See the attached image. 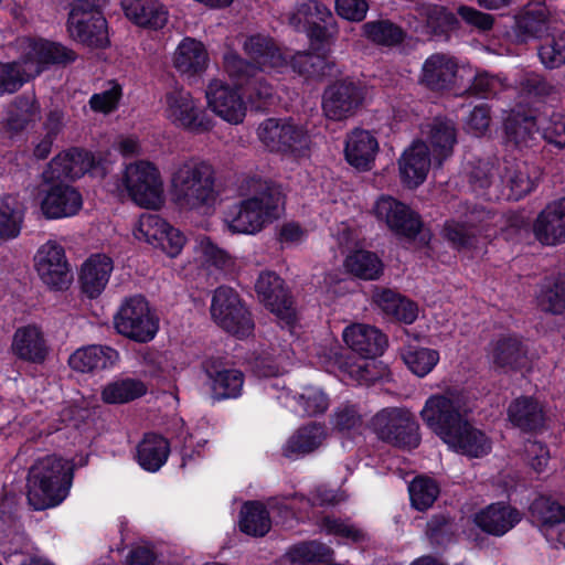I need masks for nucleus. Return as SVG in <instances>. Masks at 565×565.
<instances>
[{
  "instance_id": "nucleus-1",
  "label": "nucleus",
  "mask_w": 565,
  "mask_h": 565,
  "mask_svg": "<svg viewBox=\"0 0 565 565\" xmlns=\"http://www.w3.org/2000/svg\"><path fill=\"white\" fill-rule=\"evenodd\" d=\"M243 49L253 64L244 61L236 52L228 51L224 54V71L236 85L246 87L252 103L266 102L273 97L274 88L258 73H282L289 66V57L273 39L260 34L248 36Z\"/></svg>"
},
{
  "instance_id": "nucleus-2",
  "label": "nucleus",
  "mask_w": 565,
  "mask_h": 565,
  "mask_svg": "<svg viewBox=\"0 0 565 565\" xmlns=\"http://www.w3.org/2000/svg\"><path fill=\"white\" fill-rule=\"evenodd\" d=\"M342 339L361 359L352 362L344 360L340 345L333 341L329 348L318 352L319 363L328 372L338 367L360 384H369L382 376L383 370L374 359L383 354L387 339L377 328L365 323H351L344 328Z\"/></svg>"
},
{
  "instance_id": "nucleus-3",
  "label": "nucleus",
  "mask_w": 565,
  "mask_h": 565,
  "mask_svg": "<svg viewBox=\"0 0 565 565\" xmlns=\"http://www.w3.org/2000/svg\"><path fill=\"white\" fill-rule=\"evenodd\" d=\"M242 188L250 195L228 206L223 222L234 234L255 235L280 216L284 201L280 193L260 178L246 179Z\"/></svg>"
},
{
  "instance_id": "nucleus-4",
  "label": "nucleus",
  "mask_w": 565,
  "mask_h": 565,
  "mask_svg": "<svg viewBox=\"0 0 565 565\" xmlns=\"http://www.w3.org/2000/svg\"><path fill=\"white\" fill-rule=\"evenodd\" d=\"M216 172L200 157H188L173 163L169 185L175 205L182 211L205 212L216 202Z\"/></svg>"
},
{
  "instance_id": "nucleus-5",
  "label": "nucleus",
  "mask_w": 565,
  "mask_h": 565,
  "mask_svg": "<svg viewBox=\"0 0 565 565\" xmlns=\"http://www.w3.org/2000/svg\"><path fill=\"white\" fill-rule=\"evenodd\" d=\"M22 56L14 62L0 63V96L13 94L50 63L67 64L76 60L68 47L46 40L18 41Z\"/></svg>"
},
{
  "instance_id": "nucleus-6",
  "label": "nucleus",
  "mask_w": 565,
  "mask_h": 565,
  "mask_svg": "<svg viewBox=\"0 0 565 565\" xmlns=\"http://www.w3.org/2000/svg\"><path fill=\"white\" fill-rule=\"evenodd\" d=\"M73 463L57 455L39 458L30 469L28 500L34 510H45L62 503L68 495Z\"/></svg>"
},
{
  "instance_id": "nucleus-7",
  "label": "nucleus",
  "mask_w": 565,
  "mask_h": 565,
  "mask_svg": "<svg viewBox=\"0 0 565 565\" xmlns=\"http://www.w3.org/2000/svg\"><path fill=\"white\" fill-rule=\"evenodd\" d=\"M473 409L469 393L460 388H449L430 395L419 412L423 423L444 440Z\"/></svg>"
},
{
  "instance_id": "nucleus-8",
  "label": "nucleus",
  "mask_w": 565,
  "mask_h": 565,
  "mask_svg": "<svg viewBox=\"0 0 565 565\" xmlns=\"http://www.w3.org/2000/svg\"><path fill=\"white\" fill-rule=\"evenodd\" d=\"M161 111L170 125L188 132L205 134L214 127L201 100L181 86L171 87L163 94Z\"/></svg>"
},
{
  "instance_id": "nucleus-9",
  "label": "nucleus",
  "mask_w": 565,
  "mask_h": 565,
  "mask_svg": "<svg viewBox=\"0 0 565 565\" xmlns=\"http://www.w3.org/2000/svg\"><path fill=\"white\" fill-rule=\"evenodd\" d=\"M121 186L131 201L140 207L160 210L166 201L164 183L158 167L147 160L126 166Z\"/></svg>"
},
{
  "instance_id": "nucleus-10",
  "label": "nucleus",
  "mask_w": 565,
  "mask_h": 565,
  "mask_svg": "<svg viewBox=\"0 0 565 565\" xmlns=\"http://www.w3.org/2000/svg\"><path fill=\"white\" fill-rule=\"evenodd\" d=\"M257 137L267 150L296 159L307 157L311 145L307 127L292 119L268 118L259 124Z\"/></svg>"
},
{
  "instance_id": "nucleus-11",
  "label": "nucleus",
  "mask_w": 565,
  "mask_h": 565,
  "mask_svg": "<svg viewBox=\"0 0 565 565\" xmlns=\"http://www.w3.org/2000/svg\"><path fill=\"white\" fill-rule=\"evenodd\" d=\"M459 214L462 221H448L444 227L445 238L458 250L481 248L494 236L489 223L490 212L465 204Z\"/></svg>"
},
{
  "instance_id": "nucleus-12",
  "label": "nucleus",
  "mask_w": 565,
  "mask_h": 565,
  "mask_svg": "<svg viewBox=\"0 0 565 565\" xmlns=\"http://www.w3.org/2000/svg\"><path fill=\"white\" fill-rule=\"evenodd\" d=\"M114 328L120 335L147 343L159 330V319L145 297L136 295L125 298L114 316Z\"/></svg>"
},
{
  "instance_id": "nucleus-13",
  "label": "nucleus",
  "mask_w": 565,
  "mask_h": 565,
  "mask_svg": "<svg viewBox=\"0 0 565 565\" xmlns=\"http://www.w3.org/2000/svg\"><path fill=\"white\" fill-rule=\"evenodd\" d=\"M35 201L42 216L46 220L73 217L84 205L79 190L63 181H45L39 189Z\"/></svg>"
},
{
  "instance_id": "nucleus-14",
  "label": "nucleus",
  "mask_w": 565,
  "mask_h": 565,
  "mask_svg": "<svg viewBox=\"0 0 565 565\" xmlns=\"http://www.w3.org/2000/svg\"><path fill=\"white\" fill-rule=\"evenodd\" d=\"M375 434L398 447L414 448L420 440L418 424L413 414L403 408H385L372 419Z\"/></svg>"
},
{
  "instance_id": "nucleus-15",
  "label": "nucleus",
  "mask_w": 565,
  "mask_h": 565,
  "mask_svg": "<svg viewBox=\"0 0 565 565\" xmlns=\"http://www.w3.org/2000/svg\"><path fill=\"white\" fill-rule=\"evenodd\" d=\"M211 315L220 327L238 338L247 337L253 331L250 316L232 288L220 287L215 290Z\"/></svg>"
},
{
  "instance_id": "nucleus-16",
  "label": "nucleus",
  "mask_w": 565,
  "mask_h": 565,
  "mask_svg": "<svg viewBox=\"0 0 565 565\" xmlns=\"http://www.w3.org/2000/svg\"><path fill=\"white\" fill-rule=\"evenodd\" d=\"M365 98L366 88L360 82L352 78L340 79L326 88L322 110L330 120H345L358 111Z\"/></svg>"
},
{
  "instance_id": "nucleus-17",
  "label": "nucleus",
  "mask_w": 565,
  "mask_h": 565,
  "mask_svg": "<svg viewBox=\"0 0 565 565\" xmlns=\"http://www.w3.org/2000/svg\"><path fill=\"white\" fill-rule=\"evenodd\" d=\"M67 29L74 40L88 46L103 47L108 43L106 20L97 3H73Z\"/></svg>"
},
{
  "instance_id": "nucleus-18",
  "label": "nucleus",
  "mask_w": 565,
  "mask_h": 565,
  "mask_svg": "<svg viewBox=\"0 0 565 565\" xmlns=\"http://www.w3.org/2000/svg\"><path fill=\"white\" fill-rule=\"evenodd\" d=\"M472 75L471 65L459 64L452 56L440 53L430 55L422 68V82L431 89L461 88Z\"/></svg>"
},
{
  "instance_id": "nucleus-19",
  "label": "nucleus",
  "mask_w": 565,
  "mask_h": 565,
  "mask_svg": "<svg viewBox=\"0 0 565 565\" xmlns=\"http://www.w3.org/2000/svg\"><path fill=\"white\" fill-rule=\"evenodd\" d=\"M372 213L377 222L384 224L394 234L408 239L414 238L423 226L419 215L414 210L391 195L377 198Z\"/></svg>"
},
{
  "instance_id": "nucleus-20",
  "label": "nucleus",
  "mask_w": 565,
  "mask_h": 565,
  "mask_svg": "<svg viewBox=\"0 0 565 565\" xmlns=\"http://www.w3.org/2000/svg\"><path fill=\"white\" fill-rule=\"evenodd\" d=\"M106 168L95 157L81 149H72L58 153L43 172V179L46 182L63 181L64 179L75 180L85 173L93 177H103Z\"/></svg>"
},
{
  "instance_id": "nucleus-21",
  "label": "nucleus",
  "mask_w": 565,
  "mask_h": 565,
  "mask_svg": "<svg viewBox=\"0 0 565 565\" xmlns=\"http://www.w3.org/2000/svg\"><path fill=\"white\" fill-rule=\"evenodd\" d=\"M286 19L291 28L308 34L312 46L317 43L324 47L332 43V33L322 24L331 19V11L326 6L307 0L296 6Z\"/></svg>"
},
{
  "instance_id": "nucleus-22",
  "label": "nucleus",
  "mask_w": 565,
  "mask_h": 565,
  "mask_svg": "<svg viewBox=\"0 0 565 565\" xmlns=\"http://www.w3.org/2000/svg\"><path fill=\"white\" fill-rule=\"evenodd\" d=\"M35 269L41 280L55 290L66 289L73 274L62 245L54 241L44 243L36 252Z\"/></svg>"
},
{
  "instance_id": "nucleus-23",
  "label": "nucleus",
  "mask_w": 565,
  "mask_h": 565,
  "mask_svg": "<svg viewBox=\"0 0 565 565\" xmlns=\"http://www.w3.org/2000/svg\"><path fill=\"white\" fill-rule=\"evenodd\" d=\"M207 108L222 120L238 125L246 116V104L236 88L221 79H212L205 89Z\"/></svg>"
},
{
  "instance_id": "nucleus-24",
  "label": "nucleus",
  "mask_w": 565,
  "mask_h": 565,
  "mask_svg": "<svg viewBox=\"0 0 565 565\" xmlns=\"http://www.w3.org/2000/svg\"><path fill=\"white\" fill-rule=\"evenodd\" d=\"M266 390L282 405L301 415L316 416L323 414L330 406V398L320 386L305 385L299 392L292 394L284 386L280 387L278 382H275Z\"/></svg>"
},
{
  "instance_id": "nucleus-25",
  "label": "nucleus",
  "mask_w": 565,
  "mask_h": 565,
  "mask_svg": "<svg viewBox=\"0 0 565 565\" xmlns=\"http://www.w3.org/2000/svg\"><path fill=\"white\" fill-rule=\"evenodd\" d=\"M343 500V495L323 487L317 488L310 499L300 495H292L286 498H275L268 502L269 509L277 514L278 521L286 523V521L296 516L297 519H310L309 509L316 505H326L339 503Z\"/></svg>"
},
{
  "instance_id": "nucleus-26",
  "label": "nucleus",
  "mask_w": 565,
  "mask_h": 565,
  "mask_svg": "<svg viewBox=\"0 0 565 565\" xmlns=\"http://www.w3.org/2000/svg\"><path fill=\"white\" fill-rule=\"evenodd\" d=\"M255 289L259 300L276 317L290 326L295 320L292 302L284 287L282 280L273 271H264L258 276Z\"/></svg>"
},
{
  "instance_id": "nucleus-27",
  "label": "nucleus",
  "mask_w": 565,
  "mask_h": 565,
  "mask_svg": "<svg viewBox=\"0 0 565 565\" xmlns=\"http://www.w3.org/2000/svg\"><path fill=\"white\" fill-rule=\"evenodd\" d=\"M443 443L449 450L468 458H482L492 450L491 438L468 417Z\"/></svg>"
},
{
  "instance_id": "nucleus-28",
  "label": "nucleus",
  "mask_w": 565,
  "mask_h": 565,
  "mask_svg": "<svg viewBox=\"0 0 565 565\" xmlns=\"http://www.w3.org/2000/svg\"><path fill=\"white\" fill-rule=\"evenodd\" d=\"M380 152L377 138L369 130L355 128L344 139L345 162L359 172L371 171Z\"/></svg>"
},
{
  "instance_id": "nucleus-29",
  "label": "nucleus",
  "mask_w": 565,
  "mask_h": 565,
  "mask_svg": "<svg viewBox=\"0 0 565 565\" xmlns=\"http://www.w3.org/2000/svg\"><path fill=\"white\" fill-rule=\"evenodd\" d=\"M540 170L522 161L505 160L502 163L498 186L509 200H520L537 185Z\"/></svg>"
},
{
  "instance_id": "nucleus-30",
  "label": "nucleus",
  "mask_w": 565,
  "mask_h": 565,
  "mask_svg": "<svg viewBox=\"0 0 565 565\" xmlns=\"http://www.w3.org/2000/svg\"><path fill=\"white\" fill-rule=\"evenodd\" d=\"M401 182L408 189L423 184L431 166L428 146L423 140H414L401 154L397 161Z\"/></svg>"
},
{
  "instance_id": "nucleus-31",
  "label": "nucleus",
  "mask_w": 565,
  "mask_h": 565,
  "mask_svg": "<svg viewBox=\"0 0 565 565\" xmlns=\"http://www.w3.org/2000/svg\"><path fill=\"white\" fill-rule=\"evenodd\" d=\"M431 152L434 166L440 168L452 153L457 143V129L451 120L435 118L422 128V138Z\"/></svg>"
},
{
  "instance_id": "nucleus-32",
  "label": "nucleus",
  "mask_w": 565,
  "mask_h": 565,
  "mask_svg": "<svg viewBox=\"0 0 565 565\" xmlns=\"http://www.w3.org/2000/svg\"><path fill=\"white\" fill-rule=\"evenodd\" d=\"M126 18L137 26L161 30L169 21V10L160 0H122Z\"/></svg>"
},
{
  "instance_id": "nucleus-33",
  "label": "nucleus",
  "mask_w": 565,
  "mask_h": 565,
  "mask_svg": "<svg viewBox=\"0 0 565 565\" xmlns=\"http://www.w3.org/2000/svg\"><path fill=\"white\" fill-rule=\"evenodd\" d=\"M534 235L544 245L565 242V198L550 203L534 223Z\"/></svg>"
},
{
  "instance_id": "nucleus-34",
  "label": "nucleus",
  "mask_w": 565,
  "mask_h": 565,
  "mask_svg": "<svg viewBox=\"0 0 565 565\" xmlns=\"http://www.w3.org/2000/svg\"><path fill=\"white\" fill-rule=\"evenodd\" d=\"M114 269L110 257L105 254H94L82 265L79 282L82 291L88 298H97L105 290Z\"/></svg>"
},
{
  "instance_id": "nucleus-35",
  "label": "nucleus",
  "mask_w": 565,
  "mask_h": 565,
  "mask_svg": "<svg viewBox=\"0 0 565 565\" xmlns=\"http://www.w3.org/2000/svg\"><path fill=\"white\" fill-rule=\"evenodd\" d=\"M117 350L108 345H86L75 350L68 358V365L79 373H90L114 367L119 362Z\"/></svg>"
},
{
  "instance_id": "nucleus-36",
  "label": "nucleus",
  "mask_w": 565,
  "mask_h": 565,
  "mask_svg": "<svg viewBox=\"0 0 565 565\" xmlns=\"http://www.w3.org/2000/svg\"><path fill=\"white\" fill-rule=\"evenodd\" d=\"M522 519L521 512L512 505L498 502L488 505L475 516L476 524L488 534L502 536Z\"/></svg>"
},
{
  "instance_id": "nucleus-37",
  "label": "nucleus",
  "mask_w": 565,
  "mask_h": 565,
  "mask_svg": "<svg viewBox=\"0 0 565 565\" xmlns=\"http://www.w3.org/2000/svg\"><path fill=\"white\" fill-rule=\"evenodd\" d=\"M12 351L21 360L42 363L50 352V347L42 329L36 324H28L15 331Z\"/></svg>"
},
{
  "instance_id": "nucleus-38",
  "label": "nucleus",
  "mask_w": 565,
  "mask_h": 565,
  "mask_svg": "<svg viewBox=\"0 0 565 565\" xmlns=\"http://www.w3.org/2000/svg\"><path fill=\"white\" fill-rule=\"evenodd\" d=\"M172 63L181 74L196 76L206 71L210 58L207 50L201 41L185 36L175 47Z\"/></svg>"
},
{
  "instance_id": "nucleus-39",
  "label": "nucleus",
  "mask_w": 565,
  "mask_h": 565,
  "mask_svg": "<svg viewBox=\"0 0 565 565\" xmlns=\"http://www.w3.org/2000/svg\"><path fill=\"white\" fill-rule=\"evenodd\" d=\"M414 21L409 25L416 31L426 34L441 33L455 28L456 17L444 7L436 4H420L414 9Z\"/></svg>"
},
{
  "instance_id": "nucleus-40",
  "label": "nucleus",
  "mask_w": 565,
  "mask_h": 565,
  "mask_svg": "<svg viewBox=\"0 0 565 565\" xmlns=\"http://www.w3.org/2000/svg\"><path fill=\"white\" fill-rule=\"evenodd\" d=\"M327 437L326 428L311 423L298 428L286 441L282 454L289 459L301 458L318 449Z\"/></svg>"
},
{
  "instance_id": "nucleus-41",
  "label": "nucleus",
  "mask_w": 565,
  "mask_h": 565,
  "mask_svg": "<svg viewBox=\"0 0 565 565\" xmlns=\"http://www.w3.org/2000/svg\"><path fill=\"white\" fill-rule=\"evenodd\" d=\"M372 300L387 316L401 322L411 324L418 317L417 305L391 289H375L372 295Z\"/></svg>"
},
{
  "instance_id": "nucleus-42",
  "label": "nucleus",
  "mask_w": 565,
  "mask_h": 565,
  "mask_svg": "<svg viewBox=\"0 0 565 565\" xmlns=\"http://www.w3.org/2000/svg\"><path fill=\"white\" fill-rule=\"evenodd\" d=\"M550 28V14L545 7L526 6L516 17L514 32L519 41L541 38Z\"/></svg>"
},
{
  "instance_id": "nucleus-43",
  "label": "nucleus",
  "mask_w": 565,
  "mask_h": 565,
  "mask_svg": "<svg viewBox=\"0 0 565 565\" xmlns=\"http://www.w3.org/2000/svg\"><path fill=\"white\" fill-rule=\"evenodd\" d=\"M205 372L211 380L213 395L218 398H235L241 395L244 375L234 369H220L215 363H206Z\"/></svg>"
},
{
  "instance_id": "nucleus-44",
  "label": "nucleus",
  "mask_w": 565,
  "mask_h": 565,
  "mask_svg": "<svg viewBox=\"0 0 565 565\" xmlns=\"http://www.w3.org/2000/svg\"><path fill=\"white\" fill-rule=\"evenodd\" d=\"M169 443L161 436L149 434L137 446L136 459L147 471H158L167 461Z\"/></svg>"
},
{
  "instance_id": "nucleus-45",
  "label": "nucleus",
  "mask_w": 565,
  "mask_h": 565,
  "mask_svg": "<svg viewBox=\"0 0 565 565\" xmlns=\"http://www.w3.org/2000/svg\"><path fill=\"white\" fill-rule=\"evenodd\" d=\"M194 253L198 262L207 268L214 267L225 274H233L236 270V259L214 244L210 237H198Z\"/></svg>"
},
{
  "instance_id": "nucleus-46",
  "label": "nucleus",
  "mask_w": 565,
  "mask_h": 565,
  "mask_svg": "<svg viewBox=\"0 0 565 565\" xmlns=\"http://www.w3.org/2000/svg\"><path fill=\"white\" fill-rule=\"evenodd\" d=\"M502 164L493 159H477L465 164V174L475 191L497 185Z\"/></svg>"
},
{
  "instance_id": "nucleus-47",
  "label": "nucleus",
  "mask_w": 565,
  "mask_h": 565,
  "mask_svg": "<svg viewBox=\"0 0 565 565\" xmlns=\"http://www.w3.org/2000/svg\"><path fill=\"white\" fill-rule=\"evenodd\" d=\"M510 422L525 430L535 429L543 422V409L532 397H520L511 403L508 409Z\"/></svg>"
},
{
  "instance_id": "nucleus-48",
  "label": "nucleus",
  "mask_w": 565,
  "mask_h": 565,
  "mask_svg": "<svg viewBox=\"0 0 565 565\" xmlns=\"http://www.w3.org/2000/svg\"><path fill=\"white\" fill-rule=\"evenodd\" d=\"M146 392L147 386L142 381L126 377L105 385L102 391V398L108 404H122L141 397Z\"/></svg>"
},
{
  "instance_id": "nucleus-49",
  "label": "nucleus",
  "mask_w": 565,
  "mask_h": 565,
  "mask_svg": "<svg viewBox=\"0 0 565 565\" xmlns=\"http://www.w3.org/2000/svg\"><path fill=\"white\" fill-rule=\"evenodd\" d=\"M24 210L17 196L6 195L0 199V238H15L21 231Z\"/></svg>"
},
{
  "instance_id": "nucleus-50",
  "label": "nucleus",
  "mask_w": 565,
  "mask_h": 565,
  "mask_svg": "<svg viewBox=\"0 0 565 565\" xmlns=\"http://www.w3.org/2000/svg\"><path fill=\"white\" fill-rule=\"evenodd\" d=\"M269 512L259 502H247L243 505L239 519L242 532L252 536H264L270 530Z\"/></svg>"
},
{
  "instance_id": "nucleus-51",
  "label": "nucleus",
  "mask_w": 565,
  "mask_h": 565,
  "mask_svg": "<svg viewBox=\"0 0 565 565\" xmlns=\"http://www.w3.org/2000/svg\"><path fill=\"white\" fill-rule=\"evenodd\" d=\"M490 358L499 366L519 367L524 362L525 351L518 338L503 337L491 345Z\"/></svg>"
},
{
  "instance_id": "nucleus-52",
  "label": "nucleus",
  "mask_w": 565,
  "mask_h": 565,
  "mask_svg": "<svg viewBox=\"0 0 565 565\" xmlns=\"http://www.w3.org/2000/svg\"><path fill=\"white\" fill-rule=\"evenodd\" d=\"M541 130L540 119L525 116H513L505 124V134L509 142L518 147H530Z\"/></svg>"
},
{
  "instance_id": "nucleus-53",
  "label": "nucleus",
  "mask_w": 565,
  "mask_h": 565,
  "mask_svg": "<svg viewBox=\"0 0 565 565\" xmlns=\"http://www.w3.org/2000/svg\"><path fill=\"white\" fill-rule=\"evenodd\" d=\"M344 266L352 275L372 280L380 277L383 270V265L380 258L367 250H355L347 256Z\"/></svg>"
},
{
  "instance_id": "nucleus-54",
  "label": "nucleus",
  "mask_w": 565,
  "mask_h": 565,
  "mask_svg": "<svg viewBox=\"0 0 565 565\" xmlns=\"http://www.w3.org/2000/svg\"><path fill=\"white\" fill-rule=\"evenodd\" d=\"M40 108L33 96L20 97L10 108L6 119L7 128L19 132L39 119Z\"/></svg>"
},
{
  "instance_id": "nucleus-55",
  "label": "nucleus",
  "mask_w": 565,
  "mask_h": 565,
  "mask_svg": "<svg viewBox=\"0 0 565 565\" xmlns=\"http://www.w3.org/2000/svg\"><path fill=\"white\" fill-rule=\"evenodd\" d=\"M402 358L412 373L419 377L429 374L439 362V352L429 348L408 345Z\"/></svg>"
},
{
  "instance_id": "nucleus-56",
  "label": "nucleus",
  "mask_w": 565,
  "mask_h": 565,
  "mask_svg": "<svg viewBox=\"0 0 565 565\" xmlns=\"http://www.w3.org/2000/svg\"><path fill=\"white\" fill-rule=\"evenodd\" d=\"M531 520L543 527L565 521V507L550 497L536 498L530 507Z\"/></svg>"
},
{
  "instance_id": "nucleus-57",
  "label": "nucleus",
  "mask_w": 565,
  "mask_h": 565,
  "mask_svg": "<svg viewBox=\"0 0 565 565\" xmlns=\"http://www.w3.org/2000/svg\"><path fill=\"white\" fill-rule=\"evenodd\" d=\"M168 228V221L158 214L143 213L132 226V235L139 241L154 247Z\"/></svg>"
},
{
  "instance_id": "nucleus-58",
  "label": "nucleus",
  "mask_w": 565,
  "mask_h": 565,
  "mask_svg": "<svg viewBox=\"0 0 565 565\" xmlns=\"http://www.w3.org/2000/svg\"><path fill=\"white\" fill-rule=\"evenodd\" d=\"M539 302L543 310L552 313H561L565 310V273L544 282Z\"/></svg>"
},
{
  "instance_id": "nucleus-59",
  "label": "nucleus",
  "mask_w": 565,
  "mask_h": 565,
  "mask_svg": "<svg viewBox=\"0 0 565 565\" xmlns=\"http://www.w3.org/2000/svg\"><path fill=\"white\" fill-rule=\"evenodd\" d=\"M332 554L330 547L316 541L297 544L288 552L290 561L299 564H329L332 561Z\"/></svg>"
},
{
  "instance_id": "nucleus-60",
  "label": "nucleus",
  "mask_w": 565,
  "mask_h": 565,
  "mask_svg": "<svg viewBox=\"0 0 565 565\" xmlns=\"http://www.w3.org/2000/svg\"><path fill=\"white\" fill-rule=\"evenodd\" d=\"M412 505L418 511H425L436 501L439 488L427 477H417L408 486Z\"/></svg>"
},
{
  "instance_id": "nucleus-61",
  "label": "nucleus",
  "mask_w": 565,
  "mask_h": 565,
  "mask_svg": "<svg viewBox=\"0 0 565 565\" xmlns=\"http://www.w3.org/2000/svg\"><path fill=\"white\" fill-rule=\"evenodd\" d=\"M363 30L369 40L381 45H395L404 38L403 30L390 21L367 22Z\"/></svg>"
},
{
  "instance_id": "nucleus-62",
  "label": "nucleus",
  "mask_w": 565,
  "mask_h": 565,
  "mask_svg": "<svg viewBox=\"0 0 565 565\" xmlns=\"http://www.w3.org/2000/svg\"><path fill=\"white\" fill-rule=\"evenodd\" d=\"M121 96V85L115 81H110L102 92L90 96L88 104L93 111L107 115L118 108Z\"/></svg>"
},
{
  "instance_id": "nucleus-63",
  "label": "nucleus",
  "mask_w": 565,
  "mask_h": 565,
  "mask_svg": "<svg viewBox=\"0 0 565 565\" xmlns=\"http://www.w3.org/2000/svg\"><path fill=\"white\" fill-rule=\"evenodd\" d=\"M332 424L334 429L343 435L360 434L362 429V418L354 405H340L333 416Z\"/></svg>"
},
{
  "instance_id": "nucleus-64",
  "label": "nucleus",
  "mask_w": 565,
  "mask_h": 565,
  "mask_svg": "<svg viewBox=\"0 0 565 565\" xmlns=\"http://www.w3.org/2000/svg\"><path fill=\"white\" fill-rule=\"evenodd\" d=\"M541 62L548 68L559 67L565 63V32L557 33L539 51Z\"/></svg>"
}]
</instances>
